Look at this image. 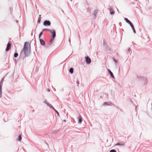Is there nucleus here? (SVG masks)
<instances>
[{
	"label": "nucleus",
	"instance_id": "nucleus-40",
	"mask_svg": "<svg viewBox=\"0 0 152 152\" xmlns=\"http://www.w3.org/2000/svg\"><path fill=\"white\" fill-rule=\"evenodd\" d=\"M69 42L70 43V41H69Z\"/></svg>",
	"mask_w": 152,
	"mask_h": 152
},
{
	"label": "nucleus",
	"instance_id": "nucleus-13",
	"mask_svg": "<svg viewBox=\"0 0 152 152\" xmlns=\"http://www.w3.org/2000/svg\"><path fill=\"white\" fill-rule=\"evenodd\" d=\"M39 39L40 44L42 45H45V42L44 40L40 38Z\"/></svg>",
	"mask_w": 152,
	"mask_h": 152
},
{
	"label": "nucleus",
	"instance_id": "nucleus-19",
	"mask_svg": "<svg viewBox=\"0 0 152 152\" xmlns=\"http://www.w3.org/2000/svg\"><path fill=\"white\" fill-rule=\"evenodd\" d=\"M124 145V144L123 143H120L119 142L117 143L116 144V145Z\"/></svg>",
	"mask_w": 152,
	"mask_h": 152
},
{
	"label": "nucleus",
	"instance_id": "nucleus-20",
	"mask_svg": "<svg viewBox=\"0 0 152 152\" xmlns=\"http://www.w3.org/2000/svg\"><path fill=\"white\" fill-rule=\"evenodd\" d=\"M43 34V32L42 31H41L39 34V39L41 38V37L42 35V34Z\"/></svg>",
	"mask_w": 152,
	"mask_h": 152
},
{
	"label": "nucleus",
	"instance_id": "nucleus-14",
	"mask_svg": "<svg viewBox=\"0 0 152 152\" xmlns=\"http://www.w3.org/2000/svg\"><path fill=\"white\" fill-rule=\"evenodd\" d=\"M98 12V10H95L94 11V12L92 14L94 15V18H96V15H97Z\"/></svg>",
	"mask_w": 152,
	"mask_h": 152
},
{
	"label": "nucleus",
	"instance_id": "nucleus-39",
	"mask_svg": "<svg viewBox=\"0 0 152 152\" xmlns=\"http://www.w3.org/2000/svg\"><path fill=\"white\" fill-rule=\"evenodd\" d=\"M30 47H29V49H30Z\"/></svg>",
	"mask_w": 152,
	"mask_h": 152
},
{
	"label": "nucleus",
	"instance_id": "nucleus-17",
	"mask_svg": "<svg viewBox=\"0 0 152 152\" xmlns=\"http://www.w3.org/2000/svg\"><path fill=\"white\" fill-rule=\"evenodd\" d=\"M69 72L71 74H72L73 73V69L72 68H71L69 69Z\"/></svg>",
	"mask_w": 152,
	"mask_h": 152
},
{
	"label": "nucleus",
	"instance_id": "nucleus-23",
	"mask_svg": "<svg viewBox=\"0 0 152 152\" xmlns=\"http://www.w3.org/2000/svg\"><path fill=\"white\" fill-rule=\"evenodd\" d=\"M50 29H48L47 28H45L43 30V31H42L43 32L45 31H49V30H50Z\"/></svg>",
	"mask_w": 152,
	"mask_h": 152
},
{
	"label": "nucleus",
	"instance_id": "nucleus-4",
	"mask_svg": "<svg viewBox=\"0 0 152 152\" xmlns=\"http://www.w3.org/2000/svg\"><path fill=\"white\" fill-rule=\"evenodd\" d=\"M4 81V78H2L0 82V98L2 97V86H3V82Z\"/></svg>",
	"mask_w": 152,
	"mask_h": 152
},
{
	"label": "nucleus",
	"instance_id": "nucleus-33",
	"mask_svg": "<svg viewBox=\"0 0 152 152\" xmlns=\"http://www.w3.org/2000/svg\"><path fill=\"white\" fill-rule=\"evenodd\" d=\"M136 77H137V78H138V76L137 75H136Z\"/></svg>",
	"mask_w": 152,
	"mask_h": 152
},
{
	"label": "nucleus",
	"instance_id": "nucleus-22",
	"mask_svg": "<svg viewBox=\"0 0 152 152\" xmlns=\"http://www.w3.org/2000/svg\"><path fill=\"white\" fill-rule=\"evenodd\" d=\"M131 28H132V29L134 33H135L136 31H135V29L134 28V26H133V27H132Z\"/></svg>",
	"mask_w": 152,
	"mask_h": 152
},
{
	"label": "nucleus",
	"instance_id": "nucleus-32",
	"mask_svg": "<svg viewBox=\"0 0 152 152\" xmlns=\"http://www.w3.org/2000/svg\"><path fill=\"white\" fill-rule=\"evenodd\" d=\"M63 121L64 122H65L66 121V120H64Z\"/></svg>",
	"mask_w": 152,
	"mask_h": 152
},
{
	"label": "nucleus",
	"instance_id": "nucleus-24",
	"mask_svg": "<svg viewBox=\"0 0 152 152\" xmlns=\"http://www.w3.org/2000/svg\"><path fill=\"white\" fill-rule=\"evenodd\" d=\"M110 152H116L115 150L112 149L110 151Z\"/></svg>",
	"mask_w": 152,
	"mask_h": 152
},
{
	"label": "nucleus",
	"instance_id": "nucleus-38",
	"mask_svg": "<svg viewBox=\"0 0 152 152\" xmlns=\"http://www.w3.org/2000/svg\"><path fill=\"white\" fill-rule=\"evenodd\" d=\"M71 1H72V0H70Z\"/></svg>",
	"mask_w": 152,
	"mask_h": 152
},
{
	"label": "nucleus",
	"instance_id": "nucleus-6",
	"mask_svg": "<svg viewBox=\"0 0 152 152\" xmlns=\"http://www.w3.org/2000/svg\"><path fill=\"white\" fill-rule=\"evenodd\" d=\"M103 105L105 106H111L112 105H114V104L112 102L110 101L106 102L104 103Z\"/></svg>",
	"mask_w": 152,
	"mask_h": 152
},
{
	"label": "nucleus",
	"instance_id": "nucleus-21",
	"mask_svg": "<svg viewBox=\"0 0 152 152\" xmlns=\"http://www.w3.org/2000/svg\"><path fill=\"white\" fill-rule=\"evenodd\" d=\"M18 53H15L14 54V57L15 58L17 57L18 56Z\"/></svg>",
	"mask_w": 152,
	"mask_h": 152
},
{
	"label": "nucleus",
	"instance_id": "nucleus-25",
	"mask_svg": "<svg viewBox=\"0 0 152 152\" xmlns=\"http://www.w3.org/2000/svg\"><path fill=\"white\" fill-rule=\"evenodd\" d=\"M113 60L114 61L115 63H117L118 62V61L116 60L115 58H113Z\"/></svg>",
	"mask_w": 152,
	"mask_h": 152
},
{
	"label": "nucleus",
	"instance_id": "nucleus-3",
	"mask_svg": "<svg viewBox=\"0 0 152 152\" xmlns=\"http://www.w3.org/2000/svg\"><path fill=\"white\" fill-rule=\"evenodd\" d=\"M49 32L51 34V36L52 37L51 38L54 39L56 37V33L55 31L53 29H50L49 30Z\"/></svg>",
	"mask_w": 152,
	"mask_h": 152
},
{
	"label": "nucleus",
	"instance_id": "nucleus-12",
	"mask_svg": "<svg viewBox=\"0 0 152 152\" xmlns=\"http://www.w3.org/2000/svg\"><path fill=\"white\" fill-rule=\"evenodd\" d=\"M78 119V123L80 124L82 123V118L80 115L79 117L77 118Z\"/></svg>",
	"mask_w": 152,
	"mask_h": 152
},
{
	"label": "nucleus",
	"instance_id": "nucleus-26",
	"mask_svg": "<svg viewBox=\"0 0 152 152\" xmlns=\"http://www.w3.org/2000/svg\"><path fill=\"white\" fill-rule=\"evenodd\" d=\"M143 78V77H140V79H139V81H141V80H142V79Z\"/></svg>",
	"mask_w": 152,
	"mask_h": 152
},
{
	"label": "nucleus",
	"instance_id": "nucleus-30",
	"mask_svg": "<svg viewBox=\"0 0 152 152\" xmlns=\"http://www.w3.org/2000/svg\"><path fill=\"white\" fill-rule=\"evenodd\" d=\"M10 11H11V12H12V11L13 9H12V7H10Z\"/></svg>",
	"mask_w": 152,
	"mask_h": 152
},
{
	"label": "nucleus",
	"instance_id": "nucleus-35",
	"mask_svg": "<svg viewBox=\"0 0 152 152\" xmlns=\"http://www.w3.org/2000/svg\"><path fill=\"white\" fill-rule=\"evenodd\" d=\"M62 12H63L64 13V11H63L62 10Z\"/></svg>",
	"mask_w": 152,
	"mask_h": 152
},
{
	"label": "nucleus",
	"instance_id": "nucleus-7",
	"mask_svg": "<svg viewBox=\"0 0 152 152\" xmlns=\"http://www.w3.org/2000/svg\"><path fill=\"white\" fill-rule=\"evenodd\" d=\"M43 25L45 26H49L51 25V23L49 20H45L43 23Z\"/></svg>",
	"mask_w": 152,
	"mask_h": 152
},
{
	"label": "nucleus",
	"instance_id": "nucleus-36",
	"mask_svg": "<svg viewBox=\"0 0 152 152\" xmlns=\"http://www.w3.org/2000/svg\"><path fill=\"white\" fill-rule=\"evenodd\" d=\"M119 70H120V68L119 67V70H118L119 71Z\"/></svg>",
	"mask_w": 152,
	"mask_h": 152
},
{
	"label": "nucleus",
	"instance_id": "nucleus-10",
	"mask_svg": "<svg viewBox=\"0 0 152 152\" xmlns=\"http://www.w3.org/2000/svg\"><path fill=\"white\" fill-rule=\"evenodd\" d=\"M44 102L46 104H47V105L51 108V107H53V106L52 105V104L49 103L46 99H45Z\"/></svg>",
	"mask_w": 152,
	"mask_h": 152
},
{
	"label": "nucleus",
	"instance_id": "nucleus-31",
	"mask_svg": "<svg viewBox=\"0 0 152 152\" xmlns=\"http://www.w3.org/2000/svg\"><path fill=\"white\" fill-rule=\"evenodd\" d=\"M47 90L48 92H50V89L49 88H48L47 89Z\"/></svg>",
	"mask_w": 152,
	"mask_h": 152
},
{
	"label": "nucleus",
	"instance_id": "nucleus-34",
	"mask_svg": "<svg viewBox=\"0 0 152 152\" xmlns=\"http://www.w3.org/2000/svg\"><path fill=\"white\" fill-rule=\"evenodd\" d=\"M104 43H103V44L104 45Z\"/></svg>",
	"mask_w": 152,
	"mask_h": 152
},
{
	"label": "nucleus",
	"instance_id": "nucleus-11",
	"mask_svg": "<svg viewBox=\"0 0 152 152\" xmlns=\"http://www.w3.org/2000/svg\"><path fill=\"white\" fill-rule=\"evenodd\" d=\"M11 47V44L10 43L8 42L7 44V46L6 49L5 50L6 51H8L9 50Z\"/></svg>",
	"mask_w": 152,
	"mask_h": 152
},
{
	"label": "nucleus",
	"instance_id": "nucleus-29",
	"mask_svg": "<svg viewBox=\"0 0 152 152\" xmlns=\"http://www.w3.org/2000/svg\"><path fill=\"white\" fill-rule=\"evenodd\" d=\"M127 51L128 52H130L131 51L130 49V48H129L127 50Z\"/></svg>",
	"mask_w": 152,
	"mask_h": 152
},
{
	"label": "nucleus",
	"instance_id": "nucleus-1",
	"mask_svg": "<svg viewBox=\"0 0 152 152\" xmlns=\"http://www.w3.org/2000/svg\"><path fill=\"white\" fill-rule=\"evenodd\" d=\"M29 45L28 42H26L24 43L23 48L21 52L20 56L23 59L26 56H28L30 55V51L28 50L29 48L28 47Z\"/></svg>",
	"mask_w": 152,
	"mask_h": 152
},
{
	"label": "nucleus",
	"instance_id": "nucleus-9",
	"mask_svg": "<svg viewBox=\"0 0 152 152\" xmlns=\"http://www.w3.org/2000/svg\"><path fill=\"white\" fill-rule=\"evenodd\" d=\"M86 61L88 64H90L91 62V60L88 56L86 58Z\"/></svg>",
	"mask_w": 152,
	"mask_h": 152
},
{
	"label": "nucleus",
	"instance_id": "nucleus-16",
	"mask_svg": "<svg viewBox=\"0 0 152 152\" xmlns=\"http://www.w3.org/2000/svg\"><path fill=\"white\" fill-rule=\"evenodd\" d=\"M51 108L53 109V110L56 112L57 113V115L58 116H59V113H58V111L56 110L54 108V107H51Z\"/></svg>",
	"mask_w": 152,
	"mask_h": 152
},
{
	"label": "nucleus",
	"instance_id": "nucleus-2",
	"mask_svg": "<svg viewBox=\"0 0 152 152\" xmlns=\"http://www.w3.org/2000/svg\"><path fill=\"white\" fill-rule=\"evenodd\" d=\"M54 40V39L51 38L48 43L45 45V47L46 48H48L49 47H52L54 46L53 42Z\"/></svg>",
	"mask_w": 152,
	"mask_h": 152
},
{
	"label": "nucleus",
	"instance_id": "nucleus-18",
	"mask_svg": "<svg viewBox=\"0 0 152 152\" xmlns=\"http://www.w3.org/2000/svg\"><path fill=\"white\" fill-rule=\"evenodd\" d=\"M22 139V137L21 135H19L18 137V140L19 141H20Z\"/></svg>",
	"mask_w": 152,
	"mask_h": 152
},
{
	"label": "nucleus",
	"instance_id": "nucleus-27",
	"mask_svg": "<svg viewBox=\"0 0 152 152\" xmlns=\"http://www.w3.org/2000/svg\"><path fill=\"white\" fill-rule=\"evenodd\" d=\"M40 20H41V19H40V18H39L38 19V21H37V22H38V23H40Z\"/></svg>",
	"mask_w": 152,
	"mask_h": 152
},
{
	"label": "nucleus",
	"instance_id": "nucleus-15",
	"mask_svg": "<svg viewBox=\"0 0 152 152\" xmlns=\"http://www.w3.org/2000/svg\"><path fill=\"white\" fill-rule=\"evenodd\" d=\"M108 71L111 77L114 78L115 77L113 75V73L111 72V70L110 69H108Z\"/></svg>",
	"mask_w": 152,
	"mask_h": 152
},
{
	"label": "nucleus",
	"instance_id": "nucleus-41",
	"mask_svg": "<svg viewBox=\"0 0 152 152\" xmlns=\"http://www.w3.org/2000/svg\"><path fill=\"white\" fill-rule=\"evenodd\" d=\"M151 104H152V102Z\"/></svg>",
	"mask_w": 152,
	"mask_h": 152
},
{
	"label": "nucleus",
	"instance_id": "nucleus-5",
	"mask_svg": "<svg viewBox=\"0 0 152 152\" xmlns=\"http://www.w3.org/2000/svg\"><path fill=\"white\" fill-rule=\"evenodd\" d=\"M124 20L125 21L128 23L129 25L130 26L132 27H133L134 26L133 24L127 18H124Z\"/></svg>",
	"mask_w": 152,
	"mask_h": 152
},
{
	"label": "nucleus",
	"instance_id": "nucleus-8",
	"mask_svg": "<svg viewBox=\"0 0 152 152\" xmlns=\"http://www.w3.org/2000/svg\"><path fill=\"white\" fill-rule=\"evenodd\" d=\"M109 10L110 11V13L111 15H113L115 14V12L112 7H109Z\"/></svg>",
	"mask_w": 152,
	"mask_h": 152
},
{
	"label": "nucleus",
	"instance_id": "nucleus-28",
	"mask_svg": "<svg viewBox=\"0 0 152 152\" xmlns=\"http://www.w3.org/2000/svg\"><path fill=\"white\" fill-rule=\"evenodd\" d=\"M76 83H77V86H78V85L79 84V81L78 80H77V82H76Z\"/></svg>",
	"mask_w": 152,
	"mask_h": 152
},
{
	"label": "nucleus",
	"instance_id": "nucleus-37",
	"mask_svg": "<svg viewBox=\"0 0 152 152\" xmlns=\"http://www.w3.org/2000/svg\"><path fill=\"white\" fill-rule=\"evenodd\" d=\"M79 37H80V35H79Z\"/></svg>",
	"mask_w": 152,
	"mask_h": 152
}]
</instances>
